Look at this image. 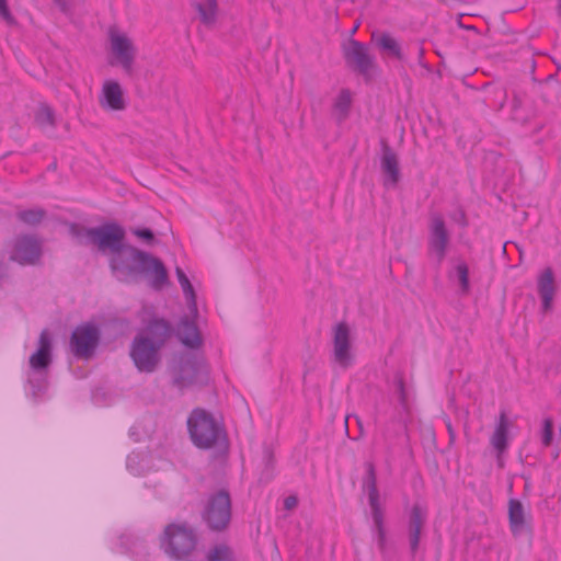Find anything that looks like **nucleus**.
Segmentation results:
<instances>
[{"label":"nucleus","mask_w":561,"mask_h":561,"mask_svg":"<svg viewBox=\"0 0 561 561\" xmlns=\"http://www.w3.org/2000/svg\"><path fill=\"white\" fill-rule=\"evenodd\" d=\"M554 423H543V427L541 430V444L545 447H548L553 442L554 436Z\"/></svg>","instance_id":"c9c22d12"},{"label":"nucleus","mask_w":561,"mask_h":561,"mask_svg":"<svg viewBox=\"0 0 561 561\" xmlns=\"http://www.w3.org/2000/svg\"><path fill=\"white\" fill-rule=\"evenodd\" d=\"M446 426L450 436V440L453 442L455 438V430L453 427V423H446Z\"/></svg>","instance_id":"37998d69"},{"label":"nucleus","mask_w":561,"mask_h":561,"mask_svg":"<svg viewBox=\"0 0 561 561\" xmlns=\"http://www.w3.org/2000/svg\"><path fill=\"white\" fill-rule=\"evenodd\" d=\"M358 27V24H356L354 27H352V32L354 33Z\"/></svg>","instance_id":"603ef678"},{"label":"nucleus","mask_w":561,"mask_h":561,"mask_svg":"<svg viewBox=\"0 0 561 561\" xmlns=\"http://www.w3.org/2000/svg\"><path fill=\"white\" fill-rule=\"evenodd\" d=\"M110 38L112 51L117 58L123 70L127 75H131L136 57V48L131 39L125 34L114 32L111 33Z\"/></svg>","instance_id":"ddd939ff"},{"label":"nucleus","mask_w":561,"mask_h":561,"mask_svg":"<svg viewBox=\"0 0 561 561\" xmlns=\"http://www.w3.org/2000/svg\"><path fill=\"white\" fill-rule=\"evenodd\" d=\"M30 368L34 374L47 373L53 363V342L50 333L44 329L38 337L37 350L30 356Z\"/></svg>","instance_id":"f8f14e48"},{"label":"nucleus","mask_w":561,"mask_h":561,"mask_svg":"<svg viewBox=\"0 0 561 561\" xmlns=\"http://www.w3.org/2000/svg\"><path fill=\"white\" fill-rule=\"evenodd\" d=\"M0 16L9 24V25H15L16 20L12 15L7 0H0Z\"/></svg>","instance_id":"4c0bfd02"},{"label":"nucleus","mask_w":561,"mask_h":561,"mask_svg":"<svg viewBox=\"0 0 561 561\" xmlns=\"http://www.w3.org/2000/svg\"><path fill=\"white\" fill-rule=\"evenodd\" d=\"M193 444L202 449L225 445L227 442L224 423H186Z\"/></svg>","instance_id":"6e6552de"},{"label":"nucleus","mask_w":561,"mask_h":561,"mask_svg":"<svg viewBox=\"0 0 561 561\" xmlns=\"http://www.w3.org/2000/svg\"><path fill=\"white\" fill-rule=\"evenodd\" d=\"M416 54H417L419 64L424 66L423 62H422V59H423V56H424V48L421 45L416 46Z\"/></svg>","instance_id":"79ce46f5"},{"label":"nucleus","mask_w":561,"mask_h":561,"mask_svg":"<svg viewBox=\"0 0 561 561\" xmlns=\"http://www.w3.org/2000/svg\"><path fill=\"white\" fill-rule=\"evenodd\" d=\"M460 216H461V220H459V224L462 226V227H467L468 226V220L466 218V215L463 211H460Z\"/></svg>","instance_id":"a18cd8bd"},{"label":"nucleus","mask_w":561,"mask_h":561,"mask_svg":"<svg viewBox=\"0 0 561 561\" xmlns=\"http://www.w3.org/2000/svg\"><path fill=\"white\" fill-rule=\"evenodd\" d=\"M351 93L348 90H342L335 101V108L339 110L341 113L346 114L351 106Z\"/></svg>","instance_id":"473e14b6"},{"label":"nucleus","mask_w":561,"mask_h":561,"mask_svg":"<svg viewBox=\"0 0 561 561\" xmlns=\"http://www.w3.org/2000/svg\"><path fill=\"white\" fill-rule=\"evenodd\" d=\"M176 278L182 287L183 294L186 298L188 308L192 312L195 314L197 313V306H196V294L194 290L193 285L191 284L188 277L184 273V271L181 267L175 268Z\"/></svg>","instance_id":"a878e982"},{"label":"nucleus","mask_w":561,"mask_h":561,"mask_svg":"<svg viewBox=\"0 0 561 561\" xmlns=\"http://www.w3.org/2000/svg\"><path fill=\"white\" fill-rule=\"evenodd\" d=\"M202 522L213 533L226 531L232 519V500L227 489L210 492L201 510Z\"/></svg>","instance_id":"f03ea898"},{"label":"nucleus","mask_w":561,"mask_h":561,"mask_svg":"<svg viewBox=\"0 0 561 561\" xmlns=\"http://www.w3.org/2000/svg\"><path fill=\"white\" fill-rule=\"evenodd\" d=\"M426 515L420 504H414L409 514L408 530H409V545L412 557L419 550L421 530L424 527Z\"/></svg>","instance_id":"f3484780"},{"label":"nucleus","mask_w":561,"mask_h":561,"mask_svg":"<svg viewBox=\"0 0 561 561\" xmlns=\"http://www.w3.org/2000/svg\"><path fill=\"white\" fill-rule=\"evenodd\" d=\"M42 255L39 241L33 236H21L16 238L11 260L18 263L35 264Z\"/></svg>","instance_id":"4468645a"},{"label":"nucleus","mask_w":561,"mask_h":561,"mask_svg":"<svg viewBox=\"0 0 561 561\" xmlns=\"http://www.w3.org/2000/svg\"><path fill=\"white\" fill-rule=\"evenodd\" d=\"M380 146V167L385 174L383 185L396 186L401 179L398 156L385 139H381Z\"/></svg>","instance_id":"2eb2a0df"},{"label":"nucleus","mask_w":561,"mask_h":561,"mask_svg":"<svg viewBox=\"0 0 561 561\" xmlns=\"http://www.w3.org/2000/svg\"><path fill=\"white\" fill-rule=\"evenodd\" d=\"M195 10L199 14V20L205 25H213L217 19L218 3L217 0H204L202 2H195Z\"/></svg>","instance_id":"393cba45"},{"label":"nucleus","mask_w":561,"mask_h":561,"mask_svg":"<svg viewBox=\"0 0 561 561\" xmlns=\"http://www.w3.org/2000/svg\"><path fill=\"white\" fill-rule=\"evenodd\" d=\"M131 232L136 237L145 240L148 244L153 243L156 240L152 230L149 228H136Z\"/></svg>","instance_id":"58836bf2"},{"label":"nucleus","mask_w":561,"mask_h":561,"mask_svg":"<svg viewBox=\"0 0 561 561\" xmlns=\"http://www.w3.org/2000/svg\"><path fill=\"white\" fill-rule=\"evenodd\" d=\"M503 456H504V454H495L496 462H497V466L500 468L504 467V458H503Z\"/></svg>","instance_id":"c03bdc74"},{"label":"nucleus","mask_w":561,"mask_h":561,"mask_svg":"<svg viewBox=\"0 0 561 561\" xmlns=\"http://www.w3.org/2000/svg\"><path fill=\"white\" fill-rule=\"evenodd\" d=\"M356 424H357V426H358V428H359V432H360V434H362V433H363V431H364V423L358 422V423H356Z\"/></svg>","instance_id":"09e8293b"},{"label":"nucleus","mask_w":561,"mask_h":561,"mask_svg":"<svg viewBox=\"0 0 561 561\" xmlns=\"http://www.w3.org/2000/svg\"><path fill=\"white\" fill-rule=\"evenodd\" d=\"M298 505V497L296 495H289L284 500V508L287 511L294 510Z\"/></svg>","instance_id":"ea45409f"},{"label":"nucleus","mask_w":561,"mask_h":561,"mask_svg":"<svg viewBox=\"0 0 561 561\" xmlns=\"http://www.w3.org/2000/svg\"><path fill=\"white\" fill-rule=\"evenodd\" d=\"M174 333L175 329L171 322L163 318H152L147 323L144 335L149 337L151 343L161 351Z\"/></svg>","instance_id":"dca6fc26"},{"label":"nucleus","mask_w":561,"mask_h":561,"mask_svg":"<svg viewBox=\"0 0 561 561\" xmlns=\"http://www.w3.org/2000/svg\"><path fill=\"white\" fill-rule=\"evenodd\" d=\"M129 356L140 373H153L161 362L160 350L157 348L149 337L137 334L131 343Z\"/></svg>","instance_id":"423d86ee"},{"label":"nucleus","mask_w":561,"mask_h":561,"mask_svg":"<svg viewBox=\"0 0 561 561\" xmlns=\"http://www.w3.org/2000/svg\"><path fill=\"white\" fill-rule=\"evenodd\" d=\"M186 421H216L215 416L202 408H195Z\"/></svg>","instance_id":"f704fd0d"},{"label":"nucleus","mask_w":561,"mask_h":561,"mask_svg":"<svg viewBox=\"0 0 561 561\" xmlns=\"http://www.w3.org/2000/svg\"><path fill=\"white\" fill-rule=\"evenodd\" d=\"M28 383L32 387L34 398L41 397L47 389V373L34 374L28 376Z\"/></svg>","instance_id":"2f4dec72"},{"label":"nucleus","mask_w":561,"mask_h":561,"mask_svg":"<svg viewBox=\"0 0 561 561\" xmlns=\"http://www.w3.org/2000/svg\"><path fill=\"white\" fill-rule=\"evenodd\" d=\"M206 561H236V557L228 545L218 543L209 549Z\"/></svg>","instance_id":"c756f323"},{"label":"nucleus","mask_w":561,"mask_h":561,"mask_svg":"<svg viewBox=\"0 0 561 561\" xmlns=\"http://www.w3.org/2000/svg\"><path fill=\"white\" fill-rule=\"evenodd\" d=\"M46 211L42 208H33L21 210L16 214V218L28 226H36L42 222Z\"/></svg>","instance_id":"7c9ffc66"},{"label":"nucleus","mask_w":561,"mask_h":561,"mask_svg":"<svg viewBox=\"0 0 561 561\" xmlns=\"http://www.w3.org/2000/svg\"><path fill=\"white\" fill-rule=\"evenodd\" d=\"M497 421H508L505 411H501Z\"/></svg>","instance_id":"49530a36"},{"label":"nucleus","mask_w":561,"mask_h":561,"mask_svg":"<svg viewBox=\"0 0 561 561\" xmlns=\"http://www.w3.org/2000/svg\"><path fill=\"white\" fill-rule=\"evenodd\" d=\"M35 123L38 127H56L55 111L46 103H41L34 115Z\"/></svg>","instance_id":"bb28decb"},{"label":"nucleus","mask_w":561,"mask_h":561,"mask_svg":"<svg viewBox=\"0 0 561 561\" xmlns=\"http://www.w3.org/2000/svg\"><path fill=\"white\" fill-rule=\"evenodd\" d=\"M56 168H57V164H56V162H54V163H51V164L49 165V168H48V169H49V170H56Z\"/></svg>","instance_id":"8fccbe9b"},{"label":"nucleus","mask_w":561,"mask_h":561,"mask_svg":"<svg viewBox=\"0 0 561 561\" xmlns=\"http://www.w3.org/2000/svg\"><path fill=\"white\" fill-rule=\"evenodd\" d=\"M100 104L102 107L112 111H122L125 108L123 90L118 82L107 80L103 83Z\"/></svg>","instance_id":"6ab92c4d"},{"label":"nucleus","mask_w":561,"mask_h":561,"mask_svg":"<svg viewBox=\"0 0 561 561\" xmlns=\"http://www.w3.org/2000/svg\"><path fill=\"white\" fill-rule=\"evenodd\" d=\"M125 229L118 225L112 243L106 245L110 253L108 266L123 282L147 279L154 289L169 283L168 270L161 259L125 242Z\"/></svg>","instance_id":"f257e3e1"},{"label":"nucleus","mask_w":561,"mask_h":561,"mask_svg":"<svg viewBox=\"0 0 561 561\" xmlns=\"http://www.w3.org/2000/svg\"><path fill=\"white\" fill-rule=\"evenodd\" d=\"M348 424H350L348 422L342 423L343 430H344L346 435H348Z\"/></svg>","instance_id":"de8ad7c7"},{"label":"nucleus","mask_w":561,"mask_h":561,"mask_svg":"<svg viewBox=\"0 0 561 561\" xmlns=\"http://www.w3.org/2000/svg\"><path fill=\"white\" fill-rule=\"evenodd\" d=\"M174 334L188 348L196 350L203 345V337L196 322L187 316L181 318Z\"/></svg>","instance_id":"a211bd4d"},{"label":"nucleus","mask_w":561,"mask_h":561,"mask_svg":"<svg viewBox=\"0 0 561 561\" xmlns=\"http://www.w3.org/2000/svg\"><path fill=\"white\" fill-rule=\"evenodd\" d=\"M264 468L260 473V483H268L275 476V458L271 447L264 446L263 449Z\"/></svg>","instance_id":"c85d7f7f"},{"label":"nucleus","mask_w":561,"mask_h":561,"mask_svg":"<svg viewBox=\"0 0 561 561\" xmlns=\"http://www.w3.org/2000/svg\"><path fill=\"white\" fill-rule=\"evenodd\" d=\"M448 244L449 232L446 228L444 218L438 214L432 215L428 226L427 245L428 255L435 259L437 265H440L444 261Z\"/></svg>","instance_id":"1a4fd4ad"},{"label":"nucleus","mask_w":561,"mask_h":561,"mask_svg":"<svg viewBox=\"0 0 561 561\" xmlns=\"http://www.w3.org/2000/svg\"><path fill=\"white\" fill-rule=\"evenodd\" d=\"M117 222H105L99 227L87 228L78 224H71L69 227L70 234L77 239L81 245L92 244L98 247L102 253H106V245L112 243L113 234L117 229Z\"/></svg>","instance_id":"39448f33"},{"label":"nucleus","mask_w":561,"mask_h":561,"mask_svg":"<svg viewBox=\"0 0 561 561\" xmlns=\"http://www.w3.org/2000/svg\"><path fill=\"white\" fill-rule=\"evenodd\" d=\"M55 3L59 7L60 11L67 13L69 11V5L67 0H54Z\"/></svg>","instance_id":"a19ab883"},{"label":"nucleus","mask_w":561,"mask_h":561,"mask_svg":"<svg viewBox=\"0 0 561 561\" xmlns=\"http://www.w3.org/2000/svg\"><path fill=\"white\" fill-rule=\"evenodd\" d=\"M373 39L382 54L387 55L388 57L396 58L400 61L404 60L401 45L389 33H373Z\"/></svg>","instance_id":"4be33fe9"},{"label":"nucleus","mask_w":561,"mask_h":561,"mask_svg":"<svg viewBox=\"0 0 561 561\" xmlns=\"http://www.w3.org/2000/svg\"><path fill=\"white\" fill-rule=\"evenodd\" d=\"M198 368L193 362L182 363L173 375L172 385L179 389L186 388L198 380Z\"/></svg>","instance_id":"5701e85b"},{"label":"nucleus","mask_w":561,"mask_h":561,"mask_svg":"<svg viewBox=\"0 0 561 561\" xmlns=\"http://www.w3.org/2000/svg\"><path fill=\"white\" fill-rule=\"evenodd\" d=\"M197 534L187 523L167 525L159 537L160 548L169 557L183 560L192 554L197 546Z\"/></svg>","instance_id":"7ed1b4c3"},{"label":"nucleus","mask_w":561,"mask_h":561,"mask_svg":"<svg viewBox=\"0 0 561 561\" xmlns=\"http://www.w3.org/2000/svg\"><path fill=\"white\" fill-rule=\"evenodd\" d=\"M343 55L346 65L351 69L363 77L369 78L375 67V57L370 55L368 46L358 41L351 39L348 45L344 47Z\"/></svg>","instance_id":"9d476101"},{"label":"nucleus","mask_w":561,"mask_h":561,"mask_svg":"<svg viewBox=\"0 0 561 561\" xmlns=\"http://www.w3.org/2000/svg\"><path fill=\"white\" fill-rule=\"evenodd\" d=\"M461 287L467 290L469 287V268L466 263H460L456 267Z\"/></svg>","instance_id":"e433bc0d"},{"label":"nucleus","mask_w":561,"mask_h":561,"mask_svg":"<svg viewBox=\"0 0 561 561\" xmlns=\"http://www.w3.org/2000/svg\"><path fill=\"white\" fill-rule=\"evenodd\" d=\"M348 419H350V415H346V416H345V419H344V421H345V422H348Z\"/></svg>","instance_id":"864d4df0"},{"label":"nucleus","mask_w":561,"mask_h":561,"mask_svg":"<svg viewBox=\"0 0 561 561\" xmlns=\"http://www.w3.org/2000/svg\"><path fill=\"white\" fill-rule=\"evenodd\" d=\"M366 474L363 478V488L367 490L368 503L371 511L374 530L377 534V543L380 551L386 549L387 534L385 528V512L380 504L379 491L377 488V476L375 465L371 461L365 462Z\"/></svg>","instance_id":"20e7f679"},{"label":"nucleus","mask_w":561,"mask_h":561,"mask_svg":"<svg viewBox=\"0 0 561 561\" xmlns=\"http://www.w3.org/2000/svg\"><path fill=\"white\" fill-rule=\"evenodd\" d=\"M508 523L514 537H518L526 531H531L526 520L525 508L522 502L516 499H511L508 502Z\"/></svg>","instance_id":"aec40b11"},{"label":"nucleus","mask_w":561,"mask_h":561,"mask_svg":"<svg viewBox=\"0 0 561 561\" xmlns=\"http://www.w3.org/2000/svg\"><path fill=\"white\" fill-rule=\"evenodd\" d=\"M558 12L561 15V0H558Z\"/></svg>","instance_id":"3c124183"},{"label":"nucleus","mask_w":561,"mask_h":561,"mask_svg":"<svg viewBox=\"0 0 561 561\" xmlns=\"http://www.w3.org/2000/svg\"><path fill=\"white\" fill-rule=\"evenodd\" d=\"M510 423H497L493 434L490 437V444L494 448L495 454H505L510 446Z\"/></svg>","instance_id":"b1692460"},{"label":"nucleus","mask_w":561,"mask_h":561,"mask_svg":"<svg viewBox=\"0 0 561 561\" xmlns=\"http://www.w3.org/2000/svg\"><path fill=\"white\" fill-rule=\"evenodd\" d=\"M523 102V93L514 92L512 100V118L518 123L526 124L536 115V113L534 111L526 113L522 108Z\"/></svg>","instance_id":"cd10ccee"},{"label":"nucleus","mask_w":561,"mask_h":561,"mask_svg":"<svg viewBox=\"0 0 561 561\" xmlns=\"http://www.w3.org/2000/svg\"><path fill=\"white\" fill-rule=\"evenodd\" d=\"M538 294L541 298V307L545 312L552 308L556 294L554 274L551 267H546L537 279Z\"/></svg>","instance_id":"412c9836"},{"label":"nucleus","mask_w":561,"mask_h":561,"mask_svg":"<svg viewBox=\"0 0 561 561\" xmlns=\"http://www.w3.org/2000/svg\"><path fill=\"white\" fill-rule=\"evenodd\" d=\"M101 332L90 322L76 327L70 336V348L77 358H90L99 345Z\"/></svg>","instance_id":"0eeeda50"},{"label":"nucleus","mask_w":561,"mask_h":561,"mask_svg":"<svg viewBox=\"0 0 561 561\" xmlns=\"http://www.w3.org/2000/svg\"><path fill=\"white\" fill-rule=\"evenodd\" d=\"M394 382L399 396V401L404 409H408V396L405 391L403 376L401 374H397L394 377Z\"/></svg>","instance_id":"72a5a7b5"},{"label":"nucleus","mask_w":561,"mask_h":561,"mask_svg":"<svg viewBox=\"0 0 561 561\" xmlns=\"http://www.w3.org/2000/svg\"><path fill=\"white\" fill-rule=\"evenodd\" d=\"M559 435L561 436V425H560V430H559Z\"/></svg>","instance_id":"5fc2aeb1"},{"label":"nucleus","mask_w":561,"mask_h":561,"mask_svg":"<svg viewBox=\"0 0 561 561\" xmlns=\"http://www.w3.org/2000/svg\"><path fill=\"white\" fill-rule=\"evenodd\" d=\"M333 332V358L342 368H347L353 363L350 328L346 322H340Z\"/></svg>","instance_id":"9b49d317"}]
</instances>
